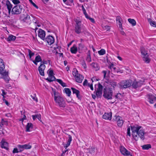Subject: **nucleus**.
<instances>
[{
  "mask_svg": "<svg viewBox=\"0 0 156 156\" xmlns=\"http://www.w3.org/2000/svg\"><path fill=\"white\" fill-rule=\"evenodd\" d=\"M130 126L132 131V136L136 141H137L138 140L139 136L142 140L144 139V135L145 133L141 126Z\"/></svg>",
  "mask_w": 156,
  "mask_h": 156,
  "instance_id": "obj_1",
  "label": "nucleus"
},
{
  "mask_svg": "<svg viewBox=\"0 0 156 156\" xmlns=\"http://www.w3.org/2000/svg\"><path fill=\"white\" fill-rule=\"evenodd\" d=\"M5 68V66L3 60L0 59V74L2 76L1 78L4 79L6 82L8 83L10 79L8 76V71L4 70Z\"/></svg>",
  "mask_w": 156,
  "mask_h": 156,
  "instance_id": "obj_2",
  "label": "nucleus"
},
{
  "mask_svg": "<svg viewBox=\"0 0 156 156\" xmlns=\"http://www.w3.org/2000/svg\"><path fill=\"white\" fill-rule=\"evenodd\" d=\"M132 83V81L130 80H122L119 83V88L121 89L128 88L131 86Z\"/></svg>",
  "mask_w": 156,
  "mask_h": 156,
  "instance_id": "obj_3",
  "label": "nucleus"
},
{
  "mask_svg": "<svg viewBox=\"0 0 156 156\" xmlns=\"http://www.w3.org/2000/svg\"><path fill=\"white\" fill-rule=\"evenodd\" d=\"M103 96L107 100H111L112 99L113 91L112 88H109L108 89L105 88L104 89Z\"/></svg>",
  "mask_w": 156,
  "mask_h": 156,
  "instance_id": "obj_4",
  "label": "nucleus"
},
{
  "mask_svg": "<svg viewBox=\"0 0 156 156\" xmlns=\"http://www.w3.org/2000/svg\"><path fill=\"white\" fill-rule=\"evenodd\" d=\"M74 21L76 23L74 31L76 34H80L82 32L81 21L77 19H75Z\"/></svg>",
  "mask_w": 156,
  "mask_h": 156,
  "instance_id": "obj_5",
  "label": "nucleus"
},
{
  "mask_svg": "<svg viewBox=\"0 0 156 156\" xmlns=\"http://www.w3.org/2000/svg\"><path fill=\"white\" fill-rule=\"evenodd\" d=\"M73 74L75 78L76 81L79 83H81L84 78L83 76L78 73V71L76 69H73Z\"/></svg>",
  "mask_w": 156,
  "mask_h": 156,
  "instance_id": "obj_6",
  "label": "nucleus"
},
{
  "mask_svg": "<svg viewBox=\"0 0 156 156\" xmlns=\"http://www.w3.org/2000/svg\"><path fill=\"white\" fill-rule=\"evenodd\" d=\"M23 10L22 6L20 5H17L13 7L11 12L13 14H19L22 12Z\"/></svg>",
  "mask_w": 156,
  "mask_h": 156,
  "instance_id": "obj_7",
  "label": "nucleus"
},
{
  "mask_svg": "<svg viewBox=\"0 0 156 156\" xmlns=\"http://www.w3.org/2000/svg\"><path fill=\"white\" fill-rule=\"evenodd\" d=\"M141 53L143 55V60L145 62L149 63L150 62L151 59L149 58L147 51L144 48L142 47L141 48Z\"/></svg>",
  "mask_w": 156,
  "mask_h": 156,
  "instance_id": "obj_8",
  "label": "nucleus"
},
{
  "mask_svg": "<svg viewBox=\"0 0 156 156\" xmlns=\"http://www.w3.org/2000/svg\"><path fill=\"white\" fill-rule=\"evenodd\" d=\"M56 103L60 107L64 108L66 105L65 101L63 98L61 96L55 99Z\"/></svg>",
  "mask_w": 156,
  "mask_h": 156,
  "instance_id": "obj_9",
  "label": "nucleus"
},
{
  "mask_svg": "<svg viewBox=\"0 0 156 156\" xmlns=\"http://www.w3.org/2000/svg\"><path fill=\"white\" fill-rule=\"evenodd\" d=\"M20 19L21 20L23 21L24 22L26 23L29 24L31 23L30 17L26 12H25L24 14L21 15Z\"/></svg>",
  "mask_w": 156,
  "mask_h": 156,
  "instance_id": "obj_10",
  "label": "nucleus"
},
{
  "mask_svg": "<svg viewBox=\"0 0 156 156\" xmlns=\"http://www.w3.org/2000/svg\"><path fill=\"white\" fill-rule=\"evenodd\" d=\"M49 76V77L46 79V80H47L49 82H51L54 81L56 79L55 77L54 76V73L52 70H48L47 72Z\"/></svg>",
  "mask_w": 156,
  "mask_h": 156,
  "instance_id": "obj_11",
  "label": "nucleus"
},
{
  "mask_svg": "<svg viewBox=\"0 0 156 156\" xmlns=\"http://www.w3.org/2000/svg\"><path fill=\"white\" fill-rule=\"evenodd\" d=\"M113 120L115 121H117L118 126L121 127L123 125L124 121L122 119L121 117L120 116L115 115L114 117Z\"/></svg>",
  "mask_w": 156,
  "mask_h": 156,
  "instance_id": "obj_12",
  "label": "nucleus"
},
{
  "mask_svg": "<svg viewBox=\"0 0 156 156\" xmlns=\"http://www.w3.org/2000/svg\"><path fill=\"white\" fill-rule=\"evenodd\" d=\"M103 86L99 83L98 84V88L96 92V95L98 97H101L102 94Z\"/></svg>",
  "mask_w": 156,
  "mask_h": 156,
  "instance_id": "obj_13",
  "label": "nucleus"
},
{
  "mask_svg": "<svg viewBox=\"0 0 156 156\" xmlns=\"http://www.w3.org/2000/svg\"><path fill=\"white\" fill-rule=\"evenodd\" d=\"M147 101L151 104H153L156 100V97L155 95L150 94L147 95Z\"/></svg>",
  "mask_w": 156,
  "mask_h": 156,
  "instance_id": "obj_14",
  "label": "nucleus"
},
{
  "mask_svg": "<svg viewBox=\"0 0 156 156\" xmlns=\"http://www.w3.org/2000/svg\"><path fill=\"white\" fill-rule=\"evenodd\" d=\"M120 150L121 153L123 155L126 156H133L132 155L130 154V152L123 146L120 147Z\"/></svg>",
  "mask_w": 156,
  "mask_h": 156,
  "instance_id": "obj_15",
  "label": "nucleus"
},
{
  "mask_svg": "<svg viewBox=\"0 0 156 156\" xmlns=\"http://www.w3.org/2000/svg\"><path fill=\"white\" fill-rule=\"evenodd\" d=\"M143 82L141 80L137 81L136 80L133 81L132 83V86L133 88L136 89L137 88L140 87L143 85Z\"/></svg>",
  "mask_w": 156,
  "mask_h": 156,
  "instance_id": "obj_16",
  "label": "nucleus"
},
{
  "mask_svg": "<svg viewBox=\"0 0 156 156\" xmlns=\"http://www.w3.org/2000/svg\"><path fill=\"white\" fill-rule=\"evenodd\" d=\"M38 35L41 39L44 40L45 33V31L41 29H39L38 33Z\"/></svg>",
  "mask_w": 156,
  "mask_h": 156,
  "instance_id": "obj_17",
  "label": "nucleus"
},
{
  "mask_svg": "<svg viewBox=\"0 0 156 156\" xmlns=\"http://www.w3.org/2000/svg\"><path fill=\"white\" fill-rule=\"evenodd\" d=\"M45 40L48 44L50 45L52 44L54 41V39L53 37L51 36H47L46 38H45Z\"/></svg>",
  "mask_w": 156,
  "mask_h": 156,
  "instance_id": "obj_18",
  "label": "nucleus"
},
{
  "mask_svg": "<svg viewBox=\"0 0 156 156\" xmlns=\"http://www.w3.org/2000/svg\"><path fill=\"white\" fill-rule=\"evenodd\" d=\"M45 68V65H40L38 67V70L40 74L42 76H44V70Z\"/></svg>",
  "mask_w": 156,
  "mask_h": 156,
  "instance_id": "obj_19",
  "label": "nucleus"
},
{
  "mask_svg": "<svg viewBox=\"0 0 156 156\" xmlns=\"http://www.w3.org/2000/svg\"><path fill=\"white\" fill-rule=\"evenodd\" d=\"M86 48L85 47L84 44L82 43H80L78 44V50L79 52L81 53L83 52V50L86 49Z\"/></svg>",
  "mask_w": 156,
  "mask_h": 156,
  "instance_id": "obj_20",
  "label": "nucleus"
},
{
  "mask_svg": "<svg viewBox=\"0 0 156 156\" xmlns=\"http://www.w3.org/2000/svg\"><path fill=\"white\" fill-rule=\"evenodd\" d=\"M112 113L110 112L109 113H105L103 115V118L105 119L111 120Z\"/></svg>",
  "mask_w": 156,
  "mask_h": 156,
  "instance_id": "obj_21",
  "label": "nucleus"
},
{
  "mask_svg": "<svg viewBox=\"0 0 156 156\" xmlns=\"http://www.w3.org/2000/svg\"><path fill=\"white\" fill-rule=\"evenodd\" d=\"M1 147L2 148H3L6 150L8 149V144L4 140H2L1 142Z\"/></svg>",
  "mask_w": 156,
  "mask_h": 156,
  "instance_id": "obj_22",
  "label": "nucleus"
},
{
  "mask_svg": "<svg viewBox=\"0 0 156 156\" xmlns=\"http://www.w3.org/2000/svg\"><path fill=\"white\" fill-rule=\"evenodd\" d=\"M71 90L73 92V94H75L76 95V97L78 98V99H80V92L78 90H77L75 88L72 87L71 88Z\"/></svg>",
  "mask_w": 156,
  "mask_h": 156,
  "instance_id": "obj_23",
  "label": "nucleus"
},
{
  "mask_svg": "<svg viewBox=\"0 0 156 156\" xmlns=\"http://www.w3.org/2000/svg\"><path fill=\"white\" fill-rule=\"evenodd\" d=\"M68 135L69 139L67 140V143L64 145V147L66 149V148L70 145L71 142L72 141V140L71 136L70 135Z\"/></svg>",
  "mask_w": 156,
  "mask_h": 156,
  "instance_id": "obj_24",
  "label": "nucleus"
},
{
  "mask_svg": "<svg viewBox=\"0 0 156 156\" xmlns=\"http://www.w3.org/2000/svg\"><path fill=\"white\" fill-rule=\"evenodd\" d=\"M7 8L8 10V12L9 13H10L11 9L12 8V5L10 3V2L7 0L6 2V3Z\"/></svg>",
  "mask_w": 156,
  "mask_h": 156,
  "instance_id": "obj_25",
  "label": "nucleus"
},
{
  "mask_svg": "<svg viewBox=\"0 0 156 156\" xmlns=\"http://www.w3.org/2000/svg\"><path fill=\"white\" fill-rule=\"evenodd\" d=\"M78 50V49L75 45L73 46L70 48V51L73 54H76Z\"/></svg>",
  "mask_w": 156,
  "mask_h": 156,
  "instance_id": "obj_26",
  "label": "nucleus"
},
{
  "mask_svg": "<svg viewBox=\"0 0 156 156\" xmlns=\"http://www.w3.org/2000/svg\"><path fill=\"white\" fill-rule=\"evenodd\" d=\"M26 128L27 132L30 131V129L33 128V124L31 123H28L26 127Z\"/></svg>",
  "mask_w": 156,
  "mask_h": 156,
  "instance_id": "obj_27",
  "label": "nucleus"
},
{
  "mask_svg": "<svg viewBox=\"0 0 156 156\" xmlns=\"http://www.w3.org/2000/svg\"><path fill=\"white\" fill-rule=\"evenodd\" d=\"M16 38V37L12 35H9V36L8 37L7 39V41L10 42L12 41H15Z\"/></svg>",
  "mask_w": 156,
  "mask_h": 156,
  "instance_id": "obj_28",
  "label": "nucleus"
},
{
  "mask_svg": "<svg viewBox=\"0 0 156 156\" xmlns=\"http://www.w3.org/2000/svg\"><path fill=\"white\" fill-rule=\"evenodd\" d=\"M95 148L94 147H92L89 148H87V150L88 151V152L89 153L91 154H93L94 153L95 151Z\"/></svg>",
  "mask_w": 156,
  "mask_h": 156,
  "instance_id": "obj_29",
  "label": "nucleus"
},
{
  "mask_svg": "<svg viewBox=\"0 0 156 156\" xmlns=\"http://www.w3.org/2000/svg\"><path fill=\"white\" fill-rule=\"evenodd\" d=\"M109 68L111 70L112 72L114 73L116 72V68L114 67L113 64L112 63L108 66Z\"/></svg>",
  "mask_w": 156,
  "mask_h": 156,
  "instance_id": "obj_30",
  "label": "nucleus"
},
{
  "mask_svg": "<svg viewBox=\"0 0 156 156\" xmlns=\"http://www.w3.org/2000/svg\"><path fill=\"white\" fill-rule=\"evenodd\" d=\"M128 22L131 24L133 26H135L136 25V23L135 20L133 19H131L129 18L128 19Z\"/></svg>",
  "mask_w": 156,
  "mask_h": 156,
  "instance_id": "obj_31",
  "label": "nucleus"
},
{
  "mask_svg": "<svg viewBox=\"0 0 156 156\" xmlns=\"http://www.w3.org/2000/svg\"><path fill=\"white\" fill-rule=\"evenodd\" d=\"M143 150H148L151 148V146L150 144H145L142 146Z\"/></svg>",
  "mask_w": 156,
  "mask_h": 156,
  "instance_id": "obj_32",
  "label": "nucleus"
},
{
  "mask_svg": "<svg viewBox=\"0 0 156 156\" xmlns=\"http://www.w3.org/2000/svg\"><path fill=\"white\" fill-rule=\"evenodd\" d=\"M52 90L54 92V100L58 98V97L60 96L59 95V93L58 92L56 91L55 89H53Z\"/></svg>",
  "mask_w": 156,
  "mask_h": 156,
  "instance_id": "obj_33",
  "label": "nucleus"
},
{
  "mask_svg": "<svg viewBox=\"0 0 156 156\" xmlns=\"http://www.w3.org/2000/svg\"><path fill=\"white\" fill-rule=\"evenodd\" d=\"M65 93L67 94L68 97H70L71 95V91L68 88H65L64 89Z\"/></svg>",
  "mask_w": 156,
  "mask_h": 156,
  "instance_id": "obj_34",
  "label": "nucleus"
},
{
  "mask_svg": "<svg viewBox=\"0 0 156 156\" xmlns=\"http://www.w3.org/2000/svg\"><path fill=\"white\" fill-rule=\"evenodd\" d=\"M55 80H56V81L59 83L63 87H66V84L65 83L63 82L61 80L58 79H56Z\"/></svg>",
  "mask_w": 156,
  "mask_h": 156,
  "instance_id": "obj_35",
  "label": "nucleus"
},
{
  "mask_svg": "<svg viewBox=\"0 0 156 156\" xmlns=\"http://www.w3.org/2000/svg\"><path fill=\"white\" fill-rule=\"evenodd\" d=\"M109 85L112 87L114 89L116 87L117 84V83L114 81H111L109 83Z\"/></svg>",
  "mask_w": 156,
  "mask_h": 156,
  "instance_id": "obj_36",
  "label": "nucleus"
},
{
  "mask_svg": "<svg viewBox=\"0 0 156 156\" xmlns=\"http://www.w3.org/2000/svg\"><path fill=\"white\" fill-rule=\"evenodd\" d=\"M17 147L18 148L19 152H21L24 150L23 145L19 144L17 145Z\"/></svg>",
  "mask_w": 156,
  "mask_h": 156,
  "instance_id": "obj_37",
  "label": "nucleus"
},
{
  "mask_svg": "<svg viewBox=\"0 0 156 156\" xmlns=\"http://www.w3.org/2000/svg\"><path fill=\"white\" fill-rule=\"evenodd\" d=\"M90 51H89V53H88L87 57L86 58V60L88 62H90L91 61V58L90 56V53L89 52Z\"/></svg>",
  "mask_w": 156,
  "mask_h": 156,
  "instance_id": "obj_38",
  "label": "nucleus"
},
{
  "mask_svg": "<svg viewBox=\"0 0 156 156\" xmlns=\"http://www.w3.org/2000/svg\"><path fill=\"white\" fill-rule=\"evenodd\" d=\"M32 18L33 19L32 20V21L35 24V26H36V25H37V26H38L39 27H40L41 25L38 24V23L37 22V20L33 16H32Z\"/></svg>",
  "mask_w": 156,
  "mask_h": 156,
  "instance_id": "obj_39",
  "label": "nucleus"
},
{
  "mask_svg": "<svg viewBox=\"0 0 156 156\" xmlns=\"http://www.w3.org/2000/svg\"><path fill=\"white\" fill-rule=\"evenodd\" d=\"M98 53L100 55H103L105 53V49H102L98 51Z\"/></svg>",
  "mask_w": 156,
  "mask_h": 156,
  "instance_id": "obj_40",
  "label": "nucleus"
},
{
  "mask_svg": "<svg viewBox=\"0 0 156 156\" xmlns=\"http://www.w3.org/2000/svg\"><path fill=\"white\" fill-rule=\"evenodd\" d=\"M24 150L30 149L32 147L29 144H25L23 145Z\"/></svg>",
  "mask_w": 156,
  "mask_h": 156,
  "instance_id": "obj_41",
  "label": "nucleus"
},
{
  "mask_svg": "<svg viewBox=\"0 0 156 156\" xmlns=\"http://www.w3.org/2000/svg\"><path fill=\"white\" fill-rule=\"evenodd\" d=\"M35 60L38 62H41L42 61L41 57L39 55H38L36 57Z\"/></svg>",
  "mask_w": 156,
  "mask_h": 156,
  "instance_id": "obj_42",
  "label": "nucleus"
},
{
  "mask_svg": "<svg viewBox=\"0 0 156 156\" xmlns=\"http://www.w3.org/2000/svg\"><path fill=\"white\" fill-rule=\"evenodd\" d=\"M62 49L61 48V47H58L56 49V53L58 54L59 53V52L60 53L62 52Z\"/></svg>",
  "mask_w": 156,
  "mask_h": 156,
  "instance_id": "obj_43",
  "label": "nucleus"
},
{
  "mask_svg": "<svg viewBox=\"0 0 156 156\" xmlns=\"http://www.w3.org/2000/svg\"><path fill=\"white\" fill-rule=\"evenodd\" d=\"M130 126H129L128 127L127 129V136H129V137H130V136H131V134H130Z\"/></svg>",
  "mask_w": 156,
  "mask_h": 156,
  "instance_id": "obj_44",
  "label": "nucleus"
},
{
  "mask_svg": "<svg viewBox=\"0 0 156 156\" xmlns=\"http://www.w3.org/2000/svg\"><path fill=\"white\" fill-rule=\"evenodd\" d=\"M28 52L30 58H31V57L34 55V53H32L31 52V51L30 49L28 50Z\"/></svg>",
  "mask_w": 156,
  "mask_h": 156,
  "instance_id": "obj_45",
  "label": "nucleus"
},
{
  "mask_svg": "<svg viewBox=\"0 0 156 156\" xmlns=\"http://www.w3.org/2000/svg\"><path fill=\"white\" fill-rule=\"evenodd\" d=\"M122 20H119L118 21L117 23L119 25V27L121 29L123 30V28L122 27V23H121Z\"/></svg>",
  "mask_w": 156,
  "mask_h": 156,
  "instance_id": "obj_46",
  "label": "nucleus"
},
{
  "mask_svg": "<svg viewBox=\"0 0 156 156\" xmlns=\"http://www.w3.org/2000/svg\"><path fill=\"white\" fill-rule=\"evenodd\" d=\"M35 116L36 118H37L41 122V116L40 114L35 115Z\"/></svg>",
  "mask_w": 156,
  "mask_h": 156,
  "instance_id": "obj_47",
  "label": "nucleus"
},
{
  "mask_svg": "<svg viewBox=\"0 0 156 156\" xmlns=\"http://www.w3.org/2000/svg\"><path fill=\"white\" fill-rule=\"evenodd\" d=\"M30 3L33 5V6L36 8V9H38V7L33 2L32 0H29Z\"/></svg>",
  "mask_w": 156,
  "mask_h": 156,
  "instance_id": "obj_48",
  "label": "nucleus"
},
{
  "mask_svg": "<svg viewBox=\"0 0 156 156\" xmlns=\"http://www.w3.org/2000/svg\"><path fill=\"white\" fill-rule=\"evenodd\" d=\"M19 150L18 148L17 147L14 149L12 151V152L13 153H18L19 152H19Z\"/></svg>",
  "mask_w": 156,
  "mask_h": 156,
  "instance_id": "obj_49",
  "label": "nucleus"
},
{
  "mask_svg": "<svg viewBox=\"0 0 156 156\" xmlns=\"http://www.w3.org/2000/svg\"><path fill=\"white\" fill-rule=\"evenodd\" d=\"M12 2L15 5H16L20 3V2L18 0H12Z\"/></svg>",
  "mask_w": 156,
  "mask_h": 156,
  "instance_id": "obj_50",
  "label": "nucleus"
},
{
  "mask_svg": "<svg viewBox=\"0 0 156 156\" xmlns=\"http://www.w3.org/2000/svg\"><path fill=\"white\" fill-rule=\"evenodd\" d=\"M82 65L85 69L87 68V66L85 61L83 60L82 63Z\"/></svg>",
  "mask_w": 156,
  "mask_h": 156,
  "instance_id": "obj_51",
  "label": "nucleus"
},
{
  "mask_svg": "<svg viewBox=\"0 0 156 156\" xmlns=\"http://www.w3.org/2000/svg\"><path fill=\"white\" fill-rule=\"evenodd\" d=\"M150 24L151 26L156 27V23L155 22L152 21V22H151Z\"/></svg>",
  "mask_w": 156,
  "mask_h": 156,
  "instance_id": "obj_52",
  "label": "nucleus"
},
{
  "mask_svg": "<svg viewBox=\"0 0 156 156\" xmlns=\"http://www.w3.org/2000/svg\"><path fill=\"white\" fill-rule=\"evenodd\" d=\"M91 65L94 68H96L97 67V63L95 62L92 63L91 64Z\"/></svg>",
  "mask_w": 156,
  "mask_h": 156,
  "instance_id": "obj_53",
  "label": "nucleus"
},
{
  "mask_svg": "<svg viewBox=\"0 0 156 156\" xmlns=\"http://www.w3.org/2000/svg\"><path fill=\"white\" fill-rule=\"evenodd\" d=\"M1 123L2 125H6L7 123V122L6 120H5L3 119H2L1 121Z\"/></svg>",
  "mask_w": 156,
  "mask_h": 156,
  "instance_id": "obj_54",
  "label": "nucleus"
},
{
  "mask_svg": "<svg viewBox=\"0 0 156 156\" xmlns=\"http://www.w3.org/2000/svg\"><path fill=\"white\" fill-rule=\"evenodd\" d=\"M120 96H121V94L120 93H118L115 95L116 98H120Z\"/></svg>",
  "mask_w": 156,
  "mask_h": 156,
  "instance_id": "obj_55",
  "label": "nucleus"
},
{
  "mask_svg": "<svg viewBox=\"0 0 156 156\" xmlns=\"http://www.w3.org/2000/svg\"><path fill=\"white\" fill-rule=\"evenodd\" d=\"M102 73L104 74V78H105L106 77V75L107 73V70H104L102 72Z\"/></svg>",
  "mask_w": 156,
  "mask_h": 156,
  "instance_id": "obj_56",
  "label": "nucleus"
},
{
  "mask_svg": "<svg viewBox=\"0 0 156 156\" xmlns=\"http://www.w3.org/2000/svg\"><path fill=\"white\" fill-rule=\"evenodd\" d=\"M47 64V61L43 60V61H41V62L40 65H45L44 64Z\"/></svg>",
  "mask_w": 156,
  "mask_h": 156,
  "instance_id": "obj_57",
  "label": "nucleus"
},
{
  "mask_svg": "<svg viewBox=\"0 0 156 156\" xmlns=\"http://www.w3.org/2000/svg\"><path fill=\"white\" fill-rule=\"evenodd\" d=\"M87 86L90 87L91 90H94L92 84L88 83Z\"/></svg>",
  "mask_w": 156,
  "mask_h": 156,
  "instance_id": "obj_58",
  "label": "nucleus"
},
{
  "mask_svg": "<svg viewBox=\"0 0 156 156\" xmlns=\"http://www.w3.org/2000/svg\"><path fill=\"white\" fill-rule=\"evenodd\" d=\"M88 83H88L87 80L86 79H85L83 82V86H87Z\"/></svg>",
  "mask_w": 156,
  "mask_h": 156,
  "instance_id": "obj_59",
  "label": "nucleus"
},
{
  "mask_svg": "<svg viewBox=\"0 0 156 156\" xmlns=\"http://www.w3.org/2000/svg\"><path fill=\"white\" fill-rule=\"evenodd\" d=\"M82 9L84 14L87 13L86 10L84 8V7L83 5H82Z\"/></svg>",
  "mask_w": 156,
  "mask_h": 156,
  "instance_id": "obj_60",
  "label": "nucleus"
},
{
  "mask_svg": "<svg viewBox=\"0 0 156 156\" xmlns=\"http://www.w3.org/2000/svg\"><path fill=\"white\" fill-rule=\"evenodd\" d=\"M116 20L117 22L119 20H122V19L119 16H117L116 18Z\"/></svg>",
  "mask_w": 156,
  "mask_h": 156,
  "instance_id": "obj_61",
  "label": "nucleus"
},
{
  "mask_svg": "<svg viewBox=\"0 0 156 156\" xmlns=\"http://www.w3.org/2000/svg\"><path fill=\"white\" fill-rule=\"evenodd\" d=\"M116 72L117 73H123V70H120V69H117L116 70Z\"/></svg>",
  "mask_w": 156,
  "mask_h": 156,
  "instance_id": "obj_62",
  "label": "nucleus"
},
{
  "mask_svg": "<svg viewBox=\"0 0 156 156\" xmlns=\"http://www.w3.org/2000/svg\"><path fill=\"white\" fill-rule=\"evenodd\" d=\"M89 19L93 23H94L95 21L94 19L92 18L89 17Z\"/></svg>",
  "mask_w": 156,
  "mask_h": 156,
  "instance_id": "obj_63",
  "label": "nucleus"
},
{
  "mask_svg": "<svg viewBox=\"0 0 156 156\" xmlns=\"http://www.w3.org/2000/svg\"><path fill=\"white\" fill-rule=\"evenodd\" d=\"M2 95L3 96H4V95H5L6 94V93L5 92V90H2Z\"/></svg>",
  "mask_w": 156,
  "mask_h": 156,
  "instance_id": "obj_64",
  "label": "nucleus"
}]
</instances>
